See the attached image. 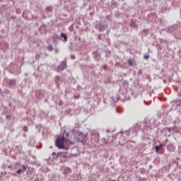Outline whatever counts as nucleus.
<instances>
[{
	"label": "nucleus",
	"instance_id": "1",
	"mask_svg": "<svg viewBox=\"0 0 181 181\" xmlns=\"http://www.w3.org/2000/svg\"><path fill=\"white\" fill-rule=\"evenodd\" d=\"M76 132H77L71 131L67 134L66 142L69 145H72L78 142L79 139H77Z\"/></svg>",
	"mask_w": 181,
	"mask_h": 181
},
{
	"label": "nucleus",
	"instance_id": "2",
	"mask_svg": "<svg viewBox=\"0 0 181 181\" xmlns=\"http://www.w3.org/2000/svg\"><path fill=\"white\" fill-rule=\"evenodd\" d=\"M65 137L64 136H59L57 138L55 145L59 148L62 149L64 147Z\"/></svg>",
	"mask_w": 181,
	"mask_h": 181
},
{
	"label": "nucleus",
	"instance_id": "3",
	"mask_svg": "<svg viewBox=\"0 0 181 181\" xmlns=\"http://www.w3.org/2000/svg\"><path fill=\"white\" fill-rule=\"evenodd\" d=\"M76 137L78 139V142L81 141L83 144L86 142V136L83 134L76 132Z\"/></svg>",
	"mask_w": 181,
	"mask_h": 181
},
{
	"label": "nucleus",
	"instance_id": "4",
	"mask_svg": "<svg viewBox=\"0 0 181 181\" xmlns=\"http://www.w3.org/2000/svg\"><path fill=\"white\" fill-rule=\"evenodd\" d=\"M66 62L65 61L62 62L61 65L58 67L57 71H61L66 69Z\"/></svg>",
	"mask_w": 181,
	"mask_h": 181
},
{
	"label": "nucleus",
	"instance_id": "5",
	"mask_svg": "<svg viewBox=\"0 0 181 181\" xmlns=\"http://www.w3.org/2000/svg\"><path fill=\"white\" fill-rule=\"evenodd\" d=\"M61 36H62V37H63V38L64 39V42H66V41H67L68 37H66V35L65 34L62 33V34H61Z\"/></svg>",
	"mask_w": 181,
	"mask_h": 181
},
{
	"label": "nucleus",
	"instance_id": "6",
	"mask_svg": "<svg viewBox=\"0 0 181 181\" xmlns=\"http://www.w3.org/2000/svg\"><path fill=\"white\" fill-rule=\"evenodd\" d=\"M163 146V144H160L159 146H156V149L157 150V151Z\"/></svg>",
	"mask_w": 181,
	"mask_h": 181
},
{
	"label": "nucleus",
	"instance_id": "7",
	"mask_svg": "<svg viewBox=\"0 0 181 181\" xmlns=\"http://www.w3.org/2000/svg\"><path fill=\"white\" fill-rule=\"evenodd\" d=\"M128 63H129V65L132 66L134 63V61L133 59H129L128 61Z\"/></svg>",
	"mask_w": 181,
	"mask_h": 181
},
{
	"label": "nucleus",
	"instance_id": "8",
	"mask_svg": "<svg viewBox=\"0 0 181 181\" xmlns=\"http://www.w3.org/2000/svg\"><path fill=\"white\" fill-rule=\"evenodd\" d=\"M47 49L51 51L53 49L51 45L48 46Z\"/></svg>",
	"mask_w": 181,
	"mask_h": 181
},
{
	"label": "nucleus",
	"instance_id": "9",
	"mask_svg": "<svg viewBox=\"0 0 181 181\" xmlns=\"http://www.w3.org/2000/svg\"><path fill=\"white\" fill-rule=\"evenodd\" d=\"M23 130H24L25 132H28V127L25 126V127H23Z\"/></svg>",
	"mask_w": 181,
	"mask_h": 181
},
{
	"label": "nucleus",
	"instance_id": "10",
	"mask_svg": "<svg viewBox=\"0 0 181 181\" xmlns=\"http://www.w3.org/2000/svg\"><path fill=\"white\" fill-rule=\"evenodd\" d=\"M22 171H23L22 169H19L16 171V173H22Z\"/></svg>",
	"mask_w": 181,
	"mask_h": 181
},
{
	"label": "nucleus",
	"instance_id": "11",
	"mask_svg": "<svg viewBox=\"0 0 181 181\" xmlns=\"http://www.w3.org/2000/svg\"><path fill=\"white\" fill-rule=\"evenodd\" d=\"M47 10L48 11H52V7H50V6H49V7H47Z\"/></svg>",
	"mask_w": 181,
	"mask_h": 181
},
{
	"label": "nucleus",
	"instance_id": "12",
	"mask_svg": "<svg viewBox=\"0 0 181 181\" xmlns=\"http://www.w3.org/2000/svg\"><path fill=\"white\" fill-rule=\"evenodd\" d=\"M148 58H149V56H148V55H145V56H144V59H148Z\"/></svg>",
	"mask_w": 181,
	"mask_h": 181
},
{
	"label": "nucleus",
	"instance_id": "13",
	"mask_svg": "<svg viewBox=\"0 0 181 181\" xmlns=\"http://www.w3.org/2000/svg\"><path fill=\"white\" fill-rule=\"evenodd\" d=\"M23 172H25L26 170V166L25 165H23Z\"/></svg>",
	"mask_w": 181,
	"mask_h": 181
},
{
	"label": "nucleus",
	"instance_id": "14",
	"mask_svg": "<svg viewBox=\"0 0 181 181\" xmlns=\"http://www.w3.org/2000/svg\"><path fill=\"white\" fill-rule=\"evenodd\" d=\"M100 24L97 25L96 27L98 28L100 30H102V28H100Z\"/></svg>",
	"mask_w": 181,
	"mask_h": 181
},
{
	"label": "nucleus",
	"instance_id": "15",
	"mask_svg": "<svg viewBox=\"0 0 181 181\" xmlns=\"http://www.w3.org/2000/svg\"><path fill=\"white\" fill-rule=\"evenodd\" d=\"M54 155H56V153H55V152H53V153H52V156H54Z\"/></svg>",
	"mask_w": 181,
	"mask_h": 181
}]
</instances>
